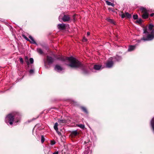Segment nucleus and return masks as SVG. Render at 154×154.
<instances>
[{
	"label": "nucleus",
	"instance_id": "1",
	"mask_svg": "<svg viewBox=\"0 0 154 154\" xmlns=\"http://www.w3.org/2000/svg\"><path fill=\"white\" fill-rule=\"evenodd\" d=\"M72 68H81L82 71V73L83 75H86L89 74V71L88 70V68H89L90 69H91L89 65L82 64L77 59L75 63L74 61H72Z\"/></svg>",
	"mask_w": 154,
	"mask_h": 154
},
{
	"label": "nucleus",
	"instance_id": "2",
	"mask_svg": "<svg viewBox=\"0 0 154 154\" xmlns=\"http://www.w3.org/2000/svg\"><path fill=\"white\" fill-rule=\"evenodd\" d=\"M20 117L17 113H12L8 115L5 118V122L8 125H12L14 121L17 123L20 121Z\"/></svg>",
	"mask_w": 154,
	"mask_h": 154
},
{
	"label": "nucleus",
	"instance_id": "3",
	"mask_svg": "<svg viewBox=\"0 0 154 154\" xmlns=\"http://www.w3.org/2000/svg\"><path fill=\"white\" fill-rule=\"evenodd\" d=\"M153 31H152L151 34H149L147 31V28L143 29V33L145 35H143V37L140 40H138V42H140L142 41H146L152 40L154 38V35L152 34Z\"/></svg>",
	"mask_w": 154,
	"mask_h": 154
},
{
	"label": "nucleus",
	"instance_id": "4",
	"mask_svg": "<svg viewBox=\"0 0 154 154\" xmlns=\"http://www.w3.org/2000/svg\"><path fill=\"white\" fill-rule=\"evenodd\" d=\"M58 59L62 61H65L66 60H68L69 64V66L70 67H72L71 65L72 64V61L75 62V63L77 59L74 57H60L58 58Z\"/></svg>",
	"mask_w": 154,
	"mask_h": 154
},
{
	"label": "nucleus",
	"instance_id": "5",
	"mask_svg": "<svg viewBox=\"0 0 154 154\" xmlns=\"http://www.w3.org/2000/svg\"><path fill=\"white\" fill-rule=\"evenodd\" d=\"M54 61V59L51 57L47 56L46 57V60L45 61L44 64L46 68H48V66L47 65V64L48 65H50L53 63Z\"/></svg>",
	"mask_w": 154,
	"mask_h": 154
},
{
	"label": "nucleus",
	"instance_id": "6",
	"mask_svg": "<svg viewBox=\"0 0 154 154\" xmlns=\"http://www.w3.org/2000/svg\"><path fill=\"white\" fill-rule=\"evenodd\" d=\"M140 10L141 11L143 14L142 15V17L143 19H146L148 18L149 17V14L148 13V10H147L145 8L143 7H141L140 8Z\"/></svg>",
	"mask_w": 154,
	"mask_h": 154
},
{
	"label": "nucleus",
	"instance_id": "7",
	"mask_svg": "<svg viewBox=\"0 0 154 154\" xmlns=\"http://www.w3.org/2000/svg\"><path fill=\"white\" fill-rule=\"evenodd\" d=\"M69 26V25L68 24L62 23L58 24L57 27L60 30H66V27Z\"/></svg>",
	"mask_w": 154,
	"mask_h": 154
},
{
	"label": "nucleus",
	"instance_id": "8",
	"mask_svg": "<svg viewBox=\"0 0 154 154\" xmlns=\"http://www.w3.org/2000/svg\"><path fill=\"white\" fill-rule=\"evenodd\" d=\"M62 20L64 22H69V21L71 20V18L70 15H69L63 14V17H62Z\"/></svg>",
	"mask_w": 154,
	"mask_h": 154
},
{
	"label": "nucleus",
	"instance_id": "9",
	"mask_svg": "<svg viewBox=\"0 0 154 154\" xmlns=\"http://www.w3.org/2000/svg\"><path fill=\"white\" fill-rule=\"evenodd\" d=\"M121 17L122 18H124L126 17L127 18L130 19L131 17V14L128 12H125V14L123 13L122 11L121 12Z\"/></svg>",
	"mask_w": 154,
	"mask_h": 154
},
{
	"label": "nucleus",
	"instance_id": "10",
	"mask_svg": "<svg viewBox=\"0 0 154 154\" xmlns=\"http://www.w3.org/2000/svg\"><path fill=\"white\" fill-rule=\"evenodd\" d=\"M113 62L112 60H108L106 64V67L108 68H111L113 66Z\"/></svg>",
	"mask_w": 154,
	"mask_h": 154
},
{
	"label": "nucleus",
	"instance_id": "11",
	"mask_svg": "<svg viewBox=\"0 0 154 154\" xmlns=\"http://www.w3.org/2000/svg\"><path fill=\"white\" fill-rule=\"evenodd\" d=\"M85 154H91V151L90 149L88 147L85 148V150L84 151Z\"/></svg>",
	"mask_w": 154,
	"mask_h": 154
},
{
	"label": "nucleus",
	"instance_id": "12",
	"mask_svg": "<svg viewBox=\"0 0 154 154\" xmlns=\"http://www.w3.org/2000/svg\"><path fill=\"white\" fill-rule=\"evenodd\" d=\"M102 67V66L99 65H95L94 66V68L96 70L100 69Z\"/></svg>",
	"mask_w": 154,
	"mask_h": 154
},
{
	"label": "nucleus",
	"instance_id": "13",
	"mask_svg": "<svg viewBox=\"0 0 154 154\" xmlns=\"http://www.w3.org/2000/svg\"><path fill=\"white\" fill-rule=\"evenodd\" d=\"M29 37L32 40V41H30V42H29L31 43L35 44H36V42L31 36L29 35Z\"/></svg>",
	"mask_w": 154,
	"mask_h": 154
},
{
	"label": "nucleus",
	"instance_id": "14",
	"mask_svg": "<svg viewBox=\"0 0 154 154\" xmlns=\"http://www.w3.org/2000/svg\"><path fill=\"white\" fill-rule=\"evenodd\" d=\"M50 151V149L48 147H45L44 149V152L45 154H49Z\"/></svg>",
	"mask_w": 154,
	"mask_h": 154
},
{
	"label": "nucleus",
	"instance_id": "15",
	"mask_svg": "<svg viewBox=\"0 0 154 154\" xmlns=\"http://www.w3.org/2000/svg\"><path fill=\"white\" fill-rule=\"evenodd\" d=\"M55 69H57L58 70L61 71L62 70V68L59 65H57L55 66Z\"/></svg>",
	"mask_w": 154,
	"mask_h": 154
},
{
	"label": "nucleus",
	"instance_id": "16",
	"mask_svg": "<svg viewBox=\"0 0 154 154\" xmlns=\"http://www.w3.org/2000/svg\"><path fill=\"white\" fill-rule=\"evenodd\" d=\"M135 48V46L133 45H131L129 46L128 50L129 51H131L134 50Z\"/></svg>",
	"mask_w": 154,
	"mask_h": 154
},
{
	"label": "nucleus",
	"instance_id": "17",
	"mask_svg": "<svg viewBox=\"0 0 154 154\" xmlns=\"http://www.w3.org/2000/svg\"><path fill=\"white\" fill-rule=\"evenodd\" d=\"M37 52L40 54H43L44 53L43 51L40 48H38L37 49Z\"/></svg>",
	"mask_w": 154,
	"mask_h": 154
},
{
	"label": "nucleus",
	"instance_id": "18",
	"mask_svg": "<svg viewBox=\"0 0 154 154\" xmlns=\"http://www.w3.org/2000/svg\"><path fill=\"white\" fill-rule=\"evenodd\" d=\"M106 4L108 5H111L112 7H114L115 6V4H114L111 3L109 1H106Z\"/></svg>",
	"mask_w": 154,
	"mask_h": 154
},
{
	"label": "nucleus",
	"instance_id": "19",
	"mask_svg": "<svg viewBox=\"0 0 154 154\" xmlns=\"http://www.w3.org/2000/svg\"><path fill=\"white\" fill-rule=\"evenodd\" d=\"M78 134V132L77 131H72L71 133V135L72 136H76Z\"/></svg>",
	"mask_w": 154,
	"mask_h": 154
},
{
	"label": "nucleus",
	"instance_id": "20",
	"mask_svg": "<svg viewBox=\"0 0 154 154\" xmlns=\"http://www.w3.org/2000/svg\"><path fill=\"white\" fill-rule=\"evenodd\" d=\"M106 20L109 22L112 23V24H114V22L113 20H112V19H109V18H107L106 19Z\"/></svg>",
	"mask_w": 154,
	"mask_h": 154
},
{
	"label": "nucleus",
	"instance_id": "21",
	"mask_svg": "<svg viewBox=\"0 0 154 154\" xmlns=\"http://www.w3.org/2000/svg\"><path fill=\"white\" fill-rule=\"evenodd\" d=\"M58 125V124L56 122L55 124V125L54 126V128L56 131H57V130L58 131V128L57 127Z\"/></svg>",
	"mask_w": 154,
	"mask_h": 154
},
{
	"label": "nucleus",
	"instance_id": "22",
	"mask_svg": "<svg viewBox=\"0 0 154 154\" xmlns=\"http://www.w3.org/2000/svg\"><path fill=\"white\" fill-rule=\"evenodd\" d=\"M153 27L154 26L152 24H150L148 28L150 30H152Z\"/></svg>",
	"mask_w": 154,
	"mask_h": 154
},
{
	"label": "nucleus",
	"instance_id": "23",
	"mask_svg": "<svg viewBox=\"0 0 154 154\" xmlns=\"http://www.w3.org/2000/svg\"><path fill=\"white\" fill-rule=\"evenodd\" d=\"M151 124L152 127L154 130V118L152 119L151 121Z\"/></svg>",
	"mask_w": 154,
	"mask_h": 154
},
{
	"label": "nucleus",
	"instance_id": "24",
	"mask_svg": "<svg viewBox=\"0 0 154 154\" xmlns=\"http://www.w3.org/2000/svg\"><path fill=\"white\" fill-rule=\"evenodd\" d=\"M143 21L141 19H140L138 20H137L136 21V23H138L139 24H141L142 23Z\"/></svg>",
	"mask_w": 154,
	"mask_h": 154
},
{
	"label": "nucleus",
	"instance_id": "25",
	"mask_svg": "<svg viewBox=\"0 0 154 154\" xmlns=\"http://www.w3.org/2000/svg\"><path fill=\"white\" fill-rule=\"evenodd\" d=\"M81 109L85 112L86 113H88L87 110L85 107H82Z\"/></svg>",
	"mask_w": 154,
	"mask_h": 154
},
{
	"label": "nucleus",
	"instance_id": "26",
	"mask_svg": "<svg viewBox=\"0 0 154 154\" xmlns=\"http://www.w3.org/2000/svg\"><path fill=\"white\" fill-rule=\"evenodd\" d=\"M22 36L27 41H28L29 42H30V40L25 35H23Z\"/></svg>",
	"mask_w": 154,
	"mask_h": 154
},
{
	"label": "nucleus",
	"instance_id": "27",
	"mask_svg": "<svg viewBox=\"0 0 154 154\" xmlns=\"http://www.w3.org/2000/svg\"><path fill=\"white\" fill-rule=\"evenodd\" d=\"M133 18L134 20L137 19L138 18V16L137 14L134 15Z\"/></svg>",
	"mask_w": 154,
	"mask_h": 154
},
{
	"label": "nucleus",
	"instance_id": "28",
	"mask_svg": "<svg viewBox=\"0 0 154 154\" xmlns=\"http://www.w3.org/2000/svg\"><path fill=\"white\" fill-rule=\"evenodd\" d=\"M78 126L82 129H83L85 128V125L82 124L79 125H78Z\"/></svg>",
	"mask_w": 154,
	"mask_h": 154
},
{
	"label": "nucleus",
	"instance_id": "29",
	"mask_svg": "<svg viewBox=\"0 0 154 154\" xmlns=\"http://www.w3.org/2000/svg\"><path fill=\"white\" fill-rule=\"evenodd\" d=\"M58 122L60 123H65L66 122V121L64 120H59Z\"/></svg>",
	"mask_w": 154,
	"mask_h": 154
},
{
	"label": "nucleus",
	"instance_id": "30",
	"mask_svg": "<svg viewBox=\"0 0 154 154\" xmlns=\"http://www.w3.org/2000/svg\"><path fill=\"white\" fill-rule=\"evenodd\" d=\"M29 61H30V63H31V64L33 63L34 62V60H33V59L32 58H30L29 59Z\"/></svg>",
	"mask_w": 154,
	"mask_h": 154
},
{
	"label": "nucleus",
	"instance_id": "31",
	"mask_svg": "<svg viewBox=\"0 0 154 154\" xmlns=\"http://www.w3.org/2000/svg\"><path fill=\"white\" fill-rule=\"evenodd\" d=\"M45 141V138L43 135L41 136V141L42 143H43Z\"/></svg>",
	"mask_w": 154,
	"mask_h": 154
},
{
	"label": "nucleus",
	"instance_id": "32",
	"mask_svg": "<svg viewBox=\"0 0 154 154\" xmlns=\"http://www.w3.org/2000/svg\"><path fill=\"white\" fill-rule=\"evenodd\" d=\"M19 60H20V62L22 64H23V59L22 57H20L19 58Z\"/></svg>",
	"mask_w": 154,
	"mask_h": 154
},
{
	"label": "nucleus",
	"instance_id": "33",
	"mask_svg": "<svg viewBox=\"0 0 154 154\" xmlns=\"http://www.w3.org/2000/svg\"><path fill=\"white\" fill-rule=\"evenodd\" d=\"M25 61L26 63L27 62H29L28 61V57L27 56H26L25 57Z\"/></svg>",
	"mask_w": 154,
	"mask_h": 154
},
{
	"label": "nucleus",
	"instance_id": "34",
	"mask_svg": "<svg viewBox=\"0 0 154 154\" xmlns=\"http://www.w3.org/2000/svg\"><path fill=\"white\" fill-rule=\"evenodd\" d=\"M29 72L30 74H32L34 72V70L32 69H31L29 71Z\"/></svg>",
	"mask_w": 154,
	"mask_h": 154
},
{
	"label": "nucleus",
	"instance_id": "35",
	"mask_svg": "<svg viewBox=\"0 0 154 154\" xmlns=\"http://www.w3.org/2000/svg\"><path fill=\"white\" fill-rule=\"evenodd\" d=\"M51 145H54L55 143V142L54 140H51Z\"/></svg>",
	"mask_w": 154,
	"mask_h": 154
},
{
	"label": "nucleus",
	"instance_id": "36",
	"mask_svg": "<svg viewBox=\"0 0 154 154\" xmlns=\"http://www.w3.org/2000/svg\"><path fill=\"white\" fill-rule=\"evenodd\" d=\"M75 15H74L73 16V21L75 22Z\"/></svg>",
	"mask_w": 154,
	"mask_h": 154
},
{
	"label": "nucleus",
	"instance_id": "37",
	"mask_svg": "<svg viewBox=\"0 0 154 154\" xmlns=\"http://www.w3.org/2000/svg\"><path fill=\"white\" fill-rule=\"evenodd\" d=\"M56 131V132H57V134H58V135H61V133L59 131H58H58Z\"/></svg>",
	"mask_w": 154,
	"mask_h": 154
},
{
	"label": "nucleus",
	"instance_id": "38",
	"mask_svg": "<svg viewBox=\"0 0 154 154\" xmlns=\"http://www.w3.org/2000/svg\"><path fill=\"white\" fill-rule=\"evenodd\" d=\"M87 39L85 37H84L83 38V42H86L87 41Z\"/></svg>",
	"mask_w": 154,
	"mask_h": 154
},
{
	"label": "nucleus",
	"instance_id": "39",
	"mask_svg": "<svg viewBox=\"0 0 154 154\" xmlns=\"http://www.w3.org/2000/svg\"><path fill=\"white\" fill-rule=\"evenodd\" d=\"M150 16L151 17H153L154 16V13H152V14H150Z\"/></svg>",
	"mask_w": 154,
	"mask_h": 154
},
{
	"label": "nucleus",
	"instance_id": "40",
	"mask_svg": "<svg viewBox=\"0 0 154 154\" xmlns=\"http://www.w3.org/2000/svg\"><path fill=\"white\" fill-rule=\"evenodd\" d=\"M90 34V33L89 32H88L87 33V36H89Z\"/></svg>",
	"mask_w": 154,
	"mask_h": 154
},
{
	"label": "nucleus",
	"instance_id": "41",
	"mask_svg": "<svg viewBox=\"0 0 154 154\" xmlns=\"http://www.w3.org/2000/svg\"><path fill=\"white\" fill-rule=\"evenodd\" d=\"M59 152L58 151H57L54 152L53 154H58Z\"/></svg>",
	"mask_w": 154,
	"mask_h": 154
},
{
	"label": "nucleus",
	"instance_id": "42",
	"mask_svg": "<svg viewBox=\"0 0 154 154\" xmlns=\"http://www.w3.org/2000/svg\"><path fill=\"white\" fill-rule=\"evenodd\" d=\"M26 63H27V65L28 66H29V62H26Z\"/></svg>",
	"mask_w": 154,
	"mask_h": 154
}]
</instances>
